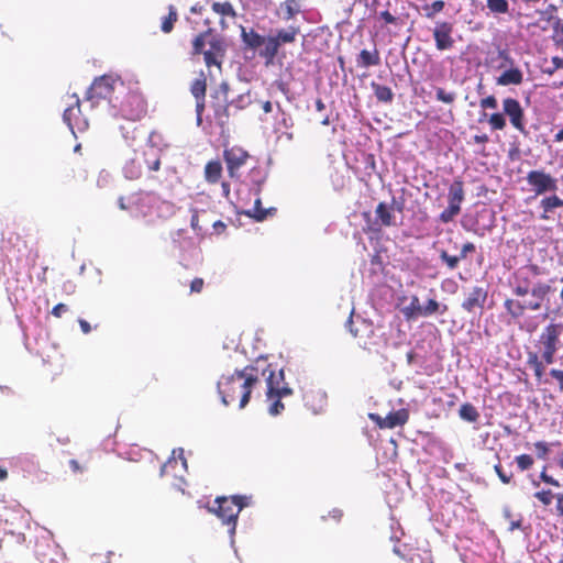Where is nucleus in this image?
<instances>
[{"mask_svg":"<svg viewBox=\"0 0 563 563\" xmlns=\"http://www.w3.org/2000/svg\"><path fill=\"white\" fill-rule=\"evenodd\" d=\"M553 288L548 283L539 282L529 291L530 298H506L504 308L510 320L518 324L527 333H533L539 328V321L533 317H527V311H539L548 308V302Z\"/></svg>","mask_w":563,"mask_h":563,"instance_id":"obj_1","label":"nucleus"},{"mask_svg":"<svg viewBox=\"0 0 563 563\" xmlns=\"http://www.w3.org/2000/svg\"><path fill=\"white\" fill-rule=\"evenodd\" d=\"M257 366L247 365L231 375H222L218 382V391L225 406L238 405L240 409L250 401L253 387L260 383Z\"/></svg>","mask_w":563,"mask_h":563,"instance_id":"obj_2","label":"nucleus"},{"mask_svg":"<svg viewBox=\"0 0 563 563\" xmlns=\"http://www.w3.org/2000/svg\"><path fill=\"white\" fill-rule=\"evenodd\" d=\"M505 115L509 118L514 129L521 133L526 132L525 110L517 99L507 97L503 100V113L495 112L488 118L490 129L494 131H503L507 125Z\"/></svg>","mask_w":563,"mask_h":563,"instance_id":"obj_3","label":"nucleus"},{"mask_svg":"<svg viewBox=\"0 0 563 563\" xmlns=\"http://www.w3.org/2000/svg\"><path fill=\"white\" fill-rule=\"evenodd\" d=\"M125 90L124 84L119 77L112 75H103L96 78L87 90L86 98L92 104L98 103L101 99H107L112 109L118 107V96L114 93H123Z\"/></svg>","mask_w":563,"mask_h":563,"instance_id":"obj_4","label":"nucleus"},{"mask_svg":"<svg viewBox=\"0 0 563 563\" xmlns=\"http://www.w3.org/2000/svg\"><path fill=\"white\" fill-rule=\"evenodd\" d=\"M247 497L239 495L217 497L214 500L216 507L209 508V510L216 514L223 523L228 525L230 533L234 534L239 514L247 506Z\"/></svg>","mask_w":563,"mask_h":563,"instance_id":"obj_5","label":"nucleus"},{"mask_svg":"<svg viewBox=\"0 0 563 563\" xmlns=\"http://www.w3.org/2000/svg\"><path fill=\"white\" fill-rule=\"evenodd\" d=\"M144 165L153 172L159 169L161 157L154 146L134 151L133 157H131L123 167L125 177L129 179H139L142 176Z\"/></svg>","mask_w":563,"mask_h":563,"instance_id":"obj_6","label":"nucleus"},{"mask_svg":"<svg viewBox=\"0 0 563 563\" xmlns=\"http://www.w3.org/2000/svg\"><path fill=\"white\" fill-rule=\"evenodd\" d=\"M562 333L563 324L556 322L548 323L540 333L537 346L541 351L542 360L545 364L554 362Z\"/></svg>","mask_w":563,"mask_h":563,"instance_id":"obj_7","label":"nucleus"},{"mask_svg":"<svg viewBox=\"0 0 563 563\" xmlns=\"http://www.w3.org/2000/svg\"><path fill=\"white\" fill-rule=\"evenodd\" d=\"M113 110L114 115L130 121H139L146 114V102L141 95L124 91L122 99H118V107Z\"/></svg>","mask_w":563,"mask_h":563,"instance_id":"obj_8","label":"nucleus"},{"mask_svg":"<svg viewBox=\"0 0 563 563\" xmlns=\"http://www.w3.org/2000/svg\"><path fill=\"white\" fill-rule=\"evenodd\" d=\"M229 92L230 86L227 81H222L211 95L212 103V118L214 123L221 128L222 131L228 126L230 112H229Z\"/></svg>","mask_w":563,"mask_h":563,"instance_id":"obj_9","label":"nucleus"},{"mask_svg":"<svg viewBox=\"0 0 563 563\" xmlns=\"http://www.w3.org/2000/svg\"><path fill=\"white\" fill-rule=\"evenodd\" d=\"M540 275V267L536 264L519 267L512 273L511 287L512 294L517 297L525 298L536 285L534 279Z\"/></svg>","mask_w":563,"mask_h":563,"instance_id":"obj_10","label":"nucleus"},{"mask_svg":"<svg viewBox=\"0 0 563 563\" xmlns=\"http://www.w3.org/2000/svg\"><path fill=\"white\" fill-rule=\"evenodd\" d=\"M464 196V183L461 178H455L448 191L449 206L440 213L441 222L449 223L461 212Z\"/></svg>","mask_w":563,"mask_h":563,"instance_id":"obj_11","label":"nucleus"},{"mask_svg":"<svg viewBox=\"0 0 563 563\" xmlns=\"http://www.w3.org/2000/svg\"><path fill=\"white\" fill-rule=\"evenodd\" d=\"M262 375L266 376L267 397H288L292 395V389L285 382L284 369L276 371L271 364H267L262 369Z\"/></svg>","mask_w":563,"mask_h":563,"instance_id":"obj_12","label":"nucleus"},{"mask_svg":"<svg viewBox=\"0 0 563 563\" xmlns=\"http://www.w3.org/2000/svg\"><path fill=\"white\" fill-rule=\"evenodd\" d=\"M250 158V154L240 146H232L229 148H224L223 151V159L227 165L228 175L231 178L240 177V168L243 167L247 159Z\"/></svg>","mask_w":563,"mask_h":563,"instance_id":"obj_13","label":"nucleus"},{"mask_svg":"<svg viewBox=\"0 0 563 563\" xmlns=\"http://www.w3.org/2000/svg\"><path fill=\"white\" fill-rule=\"evenodd\" d=\"M526 179L536 195H542L548 191L555 192L558 190V180L544 170H530Z\"/></svg>","mask_w":563,"mask_h":563,"instance_id":"obj_14","label":"nucleus"},{"mask_svg":"<svg viewBox=\"0 0 563 563\" xmlns=\"http://www.w3.org/2000/svg\"><path fill=\"white\" fill-rule=\"evenodd\" d=\"M394 211L402 213L404 200L396 201L394 197L390 206L386 202H379L375 209L376 221L382 227H397L398 223L396 221Z\"/></svg>","mask_w":563,"mask_h":563,"instance_id":"obj_15","label":"nucleus"},{"mask_svg":"<svg viewBox=\"0 0 563 563\" xmlns=\"http://www.w3.org/2000/svg\"><path fill=\"white\" fill-rule=\"evenodd\" d=\"M409 416L408 409L405 408L391 411L385 418L380 417L378 413H368V418L380 429L401 427L408 422Z\"/></svg>","mask_w":563,"mask_h":563,"instance_id":"obj_16","label":"nucleus"},{"mask_svg":"<svg viewBox=\"0 0 563 563\" xmlns=\"http://www.w3.org/2000/svg\"><path fill=\"white\" fill-rule=\"evenodd\" d=\"M454 25L448 21H439L433 29V38L438 51H449L454 47Z\"/></svg>","mask_w":563,"mask_h":563,"instance_id":"obj_17","label":"nucleus"},{"mask_svg":"<svg viewBox=\"0 0 563 563\" xmlns=\"http://www.w3.org/2000/svg\"><path fill=\"white\" fill-rule=\"evenodd\" d=\"M488 298V290L484 287H473L462 301V309L468 313H483Z\"/></svg>","mask_w":563,"mask_h":563,"instance_id":"obj_18","label":"nucleus"},{"mask_svg":"<svg viewBox=\"0 0 563 563\" xmlns=\"http://www.w3.org/2000/svg\"><path fill=\"white\" fill-rule=\"evenodd\" d=\"M523 82V73L517 67H510L505 69L497 78L496 84L498 86H519Z\"/></svg>","mask_w":563,"mask_h":563,"instance_id":"obj_19","label":"nucleus"},{"mask_svg":"<svg viewBox=\"0 0 563 563\" xmlns=\"http://www.w3.org/2000/svg\"><path fill=\"white\" fill-rule=\"evenodd\" d=\"M302 0H285L282 2L276 11V14L283 21L292 20L296 15H298L301 10Z\"/></svg>","mask_w":563,"mask_h":563,"instance_id":"obj_20","label":"nucleus"},{"mask_svg":"<svg viewBox=\"0 0 563 563\" xmlns=\"http://www.w3.org/2000/svg\"><path fill=\"white\" fill-rule=\"evenodd\" d=\"M347 324L350 327V332L356 339L363 340L365 338H372L374 335L372 323H368L364 319L354 322L351 316L349 318Z\"/></svg>","mask_w":563,"mask_h":563,"instance_id":"obj_21","label":"nucleus"},{"mask_svg":"<svg viewBox=\"0 0 563 563\" xmlns=\"http://www.w3.org/2000/svg\"><path fill=\"white\" fill-rule=\"evenodd\" d=\"M527 365L533 371L536 380L538 383L543 382L547 364L542 360V355H539L537 352H528Z\"/></svg>","mask_w":563,"mask_h":563,"instance_id":"obj_22","label":"nucleus"},{"mask_svg":"<svg viewBox=\"0 0 563 563\" xmlns=\"http://www.w3.org/2000/svg\"><path fill=\"white\" fill-rule=\"evenodd\" d=\"M356 64L361 68L378 66L380 64L379 51L376 47L373 51L362 49L356 58Z\"/></svg>","mask_w":563,"mask_h":563,"instance_id":"obj_23","label":"nucleus"},{"mask_svg":"<svg viewBox=\"0 0 563 563\" xmlns=\"http://www.w3.org/2000/svg\"><path fill=\"white\" fill-rule=\"evenodd\" d=\"M222 172L223 168L221 162L219 159H211L205 166V180L210 185H214L219 183Z\"/></svg>","mask_w":563,"mask_h":563,"instance_id":"obj_24","label":"nucleus"},{"mask_svg":"<svg viewBox=\"0 0 563 563\" xmlns=\"http://www.w3.org/2000/svg\"><path fill=\"white\" fill-rule=\"evenodd\" d=\"M63 119L71 130L80 129V103L77 97L75 103L65 109Z\"/></svg>","mask_w":563,"mask_h":563,"instance_id":"obj_25","label":"nucleus"},{"mask_svg":"<svg viewBox=\"0 0 563 563\" xmlns=\"http://www.w3.org/2000/svg\"><path fill=\"white\" fill-rule=\"evenodd\" d=\"M300 34V27L297 25H289L285 29H279L273 35L279 45L291 44L296 41L297 36Z\"/></svg>","mask_w":563,"mask_h":563,"instance_id":"obj_26","label":"nucleus"},{"mask_svg":"<svg viewBox=\"0 0 563 563\" xmlns=\"http://www.w3.org/2000/svg\"><path fill=\"white\" fill-rule=\"evenodd\" d=\"M263 45H265V47L260 52V56L263 57L268 65L273 63L275 57L278 55L280 45L273 35L265 37Z\"/></svg>","mask_w":563,"mask_h":563,"instance_id":"obj_27","label":"nucleus"},{"mask_svg":"<svg viewBox=\"0 0 563 563\" xmlns=\"http://www.w3.org/2000/svg\"><path fill=\"white\" fill-rule=\"evenodd\" d=\"M540 207L542 208L543 212L540 216L542 220H549L550 216L549 213L552 212L554 209L563 208V199H561L558 195L547 196L541 199Z\"/></svg>","mask_w":563,"mask_h":563,"instance_id":"obj_28","label":"nucleus"},{"mask_svg":"<svg viewBox=\"0 0 563 563\" xmlns=\"http://www.w3.org/2000/svg\"><path fill=\"white\" fill-rule=\"evenodd\" d=\"M241 35L244 44L252 49L258 48L265 42V37L254 30H250L247 32L245 29H243Z\"/></svg>","mask_w":563,"mask_h":563,"instance_id":"obj_29","label":"nucleus"},{"mask_svg":"<svg viewBox=\"0 0 563 563\" xmlns=\"http://www.w3.org/2000/svg\"><path fill=\"white\" fill-rule=\"evenodd\" d=\"M179 462L185 468L187 467V460L184 456L183 449L173 451V456L162 466V474L168 473L169 470H175Z\"/></svg>","mask_w":563,"mask_h":563,"instance_id":"obj_30","label":"nucleus"},{"mask_svg":"<svg viewBox=\"0 0 563 563\" xmlns=\"http://www.w3.org/2000/svg\"><path fill=\"white\" fill-rule=\"evenodd\" d=\"M402 313L407 320L416 319L422 316V306L418 296H412L410 303L402 309Z\"/></svg>","mask_w":563,"mask_h":563,"instance_id":"obj_31","label":"nucleus"},{"mask_svg":"<svg viewBox=\"0 0 563 563\" xmlns=\"http://www.w3.org/2000/svg\"><path fill=\"white\" fill-rule=\"evenodd\" d=\"M178 20L177 9L170 4L168 7V14L162 19L161 30L162 32L168 34L173 31L175 23Z\"/></svg>","mask_w":563,"mask_h":563,"instance_id":"obj_32","label":"nucleus"},{"mask_svg":"<svg viewBox=\"0 0 563 563\" xmlns=\"http://www.w3.org/2000/svg\"><path fill=\"white\" fill-rule=\"evenodd\" d=\"M372 88H373L374 95L378 101L385 102V103L393 101L394 92L388 86L372 82Z\"/></svg>","mask_w":563,"mask_h":563,"instance_id":"obj_33","label":"nucleus"},{"mask_svg":"<svg viewBox=\"0 0 563 563\" xmlns=\"http://www.w3.org/2000/svg\"><path fill=\"white\" fill-rule=\"evenodd\" d=\"M206 91H207V79L203 75V73L200 74L198 78H196L191 86H190V92L195 97V99H202L206 98Z\"/></svg>","mask_w":563,"mask_h":563,"instance_id":"obj_34","label":"nucleus"},{"mask_svg":"<svg viewBox=\"0 0 563 563\" xmlns=\"http://www.w3.org/2000/svg\"><path fill=\"white\" fill-rule=\"evenodd\" d=\"M212 30L209 29L202 33H199L192 41V55L203 54V48L208 44V40L211 37Z\"/></svg>","mask_w":563,"mask_h":563,"instance_id":"obj_35","label":"nucleus"},{"mask_svg":"<svg viewBox=\"0 0 563 563\" xmlns=\"http://www.w3.org/2000/svg\"><path fill=\"white\" fill-rule=\"evenodd\" d=\"M448 311L446 305H441L435 299H429L426 306H422V316L430 317L435 313L444 314Z\"/></svg>","mask_w":563,"mask_h":563,"instance_id":"obj_36","label":"nucleus"},{"mask_svg":"<svg viewBox=\"0 0 563 563\" xmlns=\"http://www.w3.org/2000/svg\"><path fill=\"white\" fill-rule=\"evenodd\" d=\"M461 419L468 422H476L479 418L477 409L470 402H465L459 410Z\"/></svg>","mask_w":563,"mask_h":563,"instance_id":"obj_37","label":"nucleus"},{"mask_svg":"<svg viewBox=\"0 0 563 563\" xmlns=\"http://www.w3.org/2000/svg\"><path fill=\"white\" fill-rule=\"evenodd\" d=\"M211 8L214 13L220 14L222 16H230V18L236 16V12H235L233 5L229 1L213 2Z\"/></svg>","mask_w":563,"mask_h":563,"instance_id":"obj_38","label":"nucleus"},{"mask_svg":"<svg viewBox=\"0 0 563 563\" xmlns=\"http://www.w3.org/2000/svg\"><path fill=\"white\" fill-rule=\"evenodd\" d=\"M486 7L494 14H507L509 12L507 0H486Z\"/></svg>","mask_w":563,"mask_h":563,"instance_id":"obj_39","label":"nucleus"},{"mask_svg":"<svg viewBox=\"0 0 563 563\" xmlns=\"http://www.w3.org/2000/svg\"><path fill=\"white\" fill-rule=\"evenodd\" d=\"M209 51L216 53L217 55L224 57L225 55V44L224 41L216 34H211V37L208 40Z\"/></svg>","mask_w":563,"mask_h":563,"instance_id":"obj_40","label":"nucleus"},{"mask_svg":"<svg viewBox=\"0 0 563 563\" xmlns=\"http://www.w3.org/2000/svg\"><path fill=\"white\" fill-rule=\"evenodd\" d=\"M560 493L554 494L551 489H542L536 492L533 497L538 499L543 506H550L553 499L555 500V505H558V495Z\"/></svg>","mask_w":563,"mask_h":563,"instance_id":"obj_41","label":"nucleus"},{"mask_svg":"<svg viewBox=\"0 0 563 563\" xmlns=\"http://www.w3.org/2000/svg\"><path fill=\"white\" fill-rule=\"evenodd\" d=\"M267 213H268V210H266L262 207V202H261L260 198H257L255 200L253 208L245 212L246 216L254 218L256 221L265 220L267 217Z\"/></svg>","mask_w":563,"mask_h":563,"instance_id":"obj_42","label":"nucleus"},{"mask_svg":"<svg viewBox=\"0 0 563 563\" xmlns=\"http://www.w3.org/2000/svg\"><path fill=\"white\" fill-rule=\"evenodd\" d=\"M445 7V2L443 0H435L430 4H424L422 10L424 11V16L428 19H433L435 14L443 11Z\"/></svg>","mask_w":563,"mask_h":563,"instance_id":"obj_43","label":"nucleus"},{"mask_svg":"<svg viewBox=\"0 0 563 563\" xmlns=\"http://www.w3.org/2000/svg\"><path fill=\"white\" fill-rule=\"evenodd\" d=\"M435 99L445 104H452L456 100V92L448 91L446 89H444L442 87H437L435 88Z\"/></svg>","mask_w":563,"mask_h":563,"instance_id":"obj_44","label":"nucleus"},{"mask_svg":"<svg viewBox=\"0 0 563 563\" xmlns=\"http://www.w3.org/2000/svg\"><path fill=\"white\" fill-rule=\"evenodd\" d=\"M515 462L520 472L530 470L534 464V459L530 454H521L515 457Z\"/></svg>","mask_w":563,"mask_h":563,"instance_id":"obj_45","label":"nucleus"},{"mask_svg":"<svg viewBox=\"0 0 563 563\" xmlns=\"http://www.w3.org/2000/svg\"><path fill=\"white\" fill-rule=\"evenodd\" d=\"M440 258L443 263H445L448 268L451 271L455 269L459 266L460 261L462 260V257H460V254L450 255L445 250H442L440 252Z\"/></svg>","mask_w":563,"mask_h":563,"instance_id":"obj_46","label":"nucleus"},{"mask_svg":"<svg viewBox=\"0 0 563 563\" xmlns=\"http://www.w3.org/2000/svg\"><path fill=\"white\" fill-rule=\"evenodd\" d=\"M498 58L500 59V63L498 64L497 69L505 70L507 68L516 66L515 59L510 56L507 49L498 51Z\"/></svg>","mask_w":563,"mask_h":563,"instance_id":"obj_47","label":"nucleus"},{"mask_svg":"<svg viewBox=\"0 0 563 563\" xmlns=\"http://www.w3.org/2000/svg\"><path fill=\"white\" fill-rule=\"evenodd\" d=\"M282 398L283 397H278V396L267 397L268 400H272V404H271V406L268 408V412L272 416H277V415H279V413H282L284 411L285 406L282 402Z\"/></svg>","mask_w":563,"mask_h":563,"instance_id":"obj_48","label":"nucleus"},{"mask_svg":"<svg viewBox=\"0 0 563 563\" xmlns=\"http://www.w3.org/2000/svg\"><path fill=\"white\" fill-rule=\"evenodd\" d=\"M203 59L208 67L217 66L221 68L222 59L223 57L217 55L216 53H212L211 51L207 49L203 52Z\"/></svg>","mask_w":563,"mask_h":563,"instance_id":"obj_49","label":"nucleus"},{"mask_svg":"<svg viewBox=\"0 0 563 563\" xmlns=\"http://www.w3.org/2000/svg\"><path fill=\"white\" fill-rule=\"evenodd\" d=\"M7 242L11 245V249L16 250L18 252L22 251L20 244L24 249H26V242L22 239V236L19 233H11Z\"/></svg>","mask_w":563,"mask_h":563,"instance_id":"obj_50","label":"nucleus"},{"mask_svg":"<svg viewBox=\"0 0 563 563\" xmlns=\"http://www.w3.org/2000/svg\"><path fill=\"white\" fill-rule=\"evenodd\" d=\"M534 449L537 451V456L542 460H545L550 453V446L545 441L536 442Z\"/></svg>","mask_w":563,"mask_h":563,"instance_id":"obj_51","label":"nucleus"},{"mask_svg":"<svg viewBox=\"0 0 563 563\" xmlns=\"http://www.w3.org/2000/svg\"><path fill=\"white\" fill-rule=\"evenodd\" d=\"M494 470H495L496 474L498 475L499 479L504 484H510L511 483V481L514 478L512 472L506 473L500 464L495 465Z\"/></svg>","mask_w":563,"mask_h":563,"instance_id":"obj_52","label":"nucleus"},{"mask_svg":"<svg viewBox=\"0 0 563 563\" xmlns=\"http://www.w3.org/2000/svg\"><path fill=\"white\" fill-rule=\"evenodd\" d=\"M479 106L482 109H496L498 103L495 96L490 95L486 98L481 99Z\"/></svg>","mask_w":563,"mask_h":563,"instance_id":"obj_53","label":"nucleus"},{"mask_svg":"<svg viewBox=\"0 0 563 563\" xmlns=\"http://www.w3.org/2000/svg\"><path fill=\"white\" fill-rule=\"evenodd\" d=\"M540 479L545 484H549V485H552L555 487L560 486V483L555 478H553L551 475L548 474L547 466H544L543 470L541 471Z\"/></svg>","mask_w":563,"mask_h":563,"instance_id":"obj_54","label":"nucleus"},{"mask_svg":"<svg viewBox=\"0 0 563 563\" xmlns=\"http://www.w3.org/2000/svg\"><path fill=\"white\" fill-rule=\"evenodd\" d=\"M550 376L555 379V382L558 383L559 390L562 393L563 391V371L552 368L550 371Z\"/></svg>","mask_w":563,"mask_h":563,"instance_id":"obj_55","label":"nucleus"},{"mask_svg":"<svg viewBox=\"0 0 563 563\" xmlns=\"http://www.w3.org/2000/svg\"><path fill=\"white\" fill-rule=\"evenodd\" d=\"M205 282L200 277H196L190 283V292L200 294L203 289Z\"/></svg>","mask_w":563,"mask_h":563,"instance_id":"obj_56","label":"nucleus"},{"mask_svg":"<svg viewBox=\"0 0 563 563\" xmlns=\"http://www.w3.org/2000/svg\"><path fill=\"white\" fill-rule=\"evenodd\" d=\"M205 100L202 99H196V114H197V124L200 125L202 122V113L205 111Z\"/></svg>","mask_w":563,"mask_h":563,"instance_id":"obj_57","label":"nucleus"},{"mask_svg":"<svg viewBox=\"0 0 563 563\" xmlns=\"http://www.w3.org/2000/svg\"><path fill=\"white\" fill-rule=\"evenodd\" d=\"M475 250H476V247H475L474 243L466 242L463 244V246L461 249L460 257H462V260H464V258H466L468 253H473V252H475Z\"/></svg>","mask_w":563,"mask_h":563,"instance_id":"obj_58","label":"nucleus"},{"mask_svg":"<svg viewBox=\"0 0 563 563\" xmlns=\"http://www.w3.org/2000/svg\"><path fill=\"white\" fill-rule=\"evenodd\" d=\"M190 225H191L192 230L197 233H200L202 231V227L199 223V214H198L197 210H194V212H192Z\"/></svg>","mask_w":563,"mask_h":563,"instance_id":"obj_59","label":"nucleus"},{"mask_svg":"<svg viewBox=\"0 0 563 563\" xmlns=\"http://www.w3.org/2000/svg\"><path fill=\"white\" fill-rule=\"evenodd\" d=\"M554 36L553 38H563V20L558 19L553 25Z\"/></svg>","mask_w":563,"mask_h":563,"instance_id":"obj_60","label":"nucleus"},{"mask_svg":"<svg viewBox=\"0 0 563 563\" xmlns=\"http://www.w3.org/2000/svg\"><path fill=\"white\" fill-rule=\"evenodd\" d=\"M68 310L67 306L65 303H57L53 307L51 313L56 317L60 318L64 312Z\"/></svg>","mask_w":563,"mask_h":563,"instance_id":"obj_61","label":"nucleus"},{"mask_svg":"<svg viewBox=\"0 0 563 563\" xmlns=\"http://www.w3.org/2000/svg\"><path fill=\"white\" fill-rule=\"evenodd\" d=\"M553 514L559 518L563 517V494L558 495V505H555Z\"/></svg>","mask_w":563,"mask_h":563,"instance_id":"obj_62","label":"nucleus"},{"mask_svg":"<svg viewBox=\"0 0 563 563\" xmlns=\"http://www.w3.org/2000/svg\"><path fill=\"white\" fill-rule=\"evenodd\" d=\"M379 16H380V19H382V20H384V22H385L386 24H394V23H396V20H397V19H396V18H395V16H394L389 11H387V10H386V11H382V12L379 13Z\"/></svg>","mask_w":563,"mask_h":563,"instance_id":"obj_63","label":"nucleus"},{"mask_svg":"<svg viewBox=\"0 0 563 563\" xmlns=\"http://www.w3.org/2000/svg\"><path fill=\"white\" fill-rule=\"evenodd\" d=\"M212 228L216 234H222L227 230V224L223 221L218 220L212 223Z\"/></svg>","mask_w":563,"mask_h":563,"instance_id":"obj_64","label":"nucleus"}]
</instances>
